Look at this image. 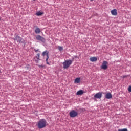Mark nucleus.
Returning a JSON list of instances; mask_svg holds the SVG:
<instances>
[{
	"mask_svg": "<svg viewBox=\"0 0 131 131\" xmlns=\"http://www.w3.org/2000/svg\"><path fill=\"white\" fill-rule=\"evenodd\" d=\"M107 65H108V62L106 61H103L102 62V66H101L100 68L101 69L104 70H106L108 68Z\"/></svg>",
	"mask_w": 131,
	"mask_h": 131,
	"instance_id": "nucleus-6",
	"label": "nucleus"
},
{
	"mask_svg": "<svg viewBox=\"0 0 131 131\" xmlns=\"http://www.w3.org/2000/svg\"><path fill=\"white\" fill-rule=\"evenodd\" d=\"M102 94H103V92H100L96 93L93 98V99L94 100H96V99H100L102 97Z\"/></svg>",
	"mask_w": 131,
	"mask_h": 131,
	"instance_id": "nucleus-5",
	"label": "nucleus"
},
{
	"mask_svg": "<svg viewBox=\"0 0 131 131\" xmlns=\"http://www.w3.org/2000/svg\"><path fill=\"white\" fill-rule=\"evenodd\" d=\"M90 1H93V0H90Z\"/></svg>",
	"mask_w": 131,
	"mask_h": 131,
	"instance_id": "nucleus-24",
	"label": "nucleus"
},
{
	"mask_svg": "<svg viewBox=\"0 0 131 131\" xmlns=\"http://www.w3.org/2000/svg\"><path fill=\"white\" fill-rule=\"evenodd\" d=\"M80 82V78H76L74 80L75 83H79Z\"/></svg>",
	"mask_w": 131,
	"mask_h": 131,
	"instance_id": "nucleus-14",
	"label": "nucleus"
},
{
	"mask_svg": "<svg viewBox=\"0 0 131 131\" xmlns=\"http://www.w3.org/2000/svg\"><path fill=\"white\" fill-rule=\"evenodd\" d=\"M43 13L40 12V11H39L38 12H37L36 13V15L38 16H41L42 15H43Z\"/></svg>",
	"mask_w": 131,
	"mask_h": 131,
	"instance_id": "nucleus-16",
	"label": "nucleus"
},
{
	"mask_svg": "<svg viewBox=\"0 0 131 131\" xmlns=\"http://www.w3.org/2000/svg\"><path fill=\"white\" fill-rule=\"evenodd\" d=\"M46 55V64L50 65L49 62L48 61L49 58V51H48L47 50L43 52V53H42V56L45 57Z\"/></svg>",
	"mask_w": 131,
	"mask_h": 131,
	"instance_id": "nucleus-4",
	"label": "nucleus"
},
{
	"mask_svg": "<svg viewBox=\"0 0 131 131\" xmlns=\"http://www.w3.org/2000/svg\"><path fill=\"white\" fill-rule=\"evenodd\" d=\"M46 123L47 122L46 119H41L38 122V124H37V126H38V128L42 129L46 127Z\"/></svg>",
	"mask_w": 131,
	"mask_h": 131,
	"instance_id": "nucleus-1",
	"label": "nucleus"
},
{
	"mask_svg": "<svg viewBox=\"0 0 131 131\" xmlns=\"http://www.w3.org/2000/svg\"><path fill=\"white\" fill-rule=\"evenodd\" d=\"M14 40L17 41L18 43H22L23 39L19 36L17 35L16 37L15 38H14Z\"/></svg>",
	"mask_w": 131,
	"mask_h": 131,
	"instance_id": "nucleus-7",
	"label": "nucleus"
},
{
	"mask_svg": "<svg viewBox=\"0 0 131 131\" xmlns=\"http://www.w3.org/2000/svg\"><path fill=\"white\" fill-rule=\"evenodd\" d=\"M34 1H35L36 0H33Z\"/></svg>",
	"mask_w": 131,
	"mask_h": 131,
	"instance_id": "nucleus-25",
	"label": "nucleus"
},
{
	"mask_svg": "<svg viewBox=\"0 0 131 131\" xmlns=\"http://www.w3.org/2000/svg\"><path fill=\"white\" fill-rule=\"evenodd\" d=\"M78 115V113L74 110H72L69 112V115L71 118L77 117Z\"/></svg>",
	"mask_w": 131,
	"mask_h": 131,
	"instance_id": "nucleus-3",
	"label": "nucleus"
},
{
	"mask_svg": "<svg viewBox=\"0 0 131 131\" xmlns=\"http://www.w3.org/2000/svg\"><path fill=\"white\" fill-rule=\"evenodd\" d=\"M74 61V58H73L72 60H67L62 63V64H63V69H67L68 68H69L70 66L72 64L73 61Z\"/></svg>",
	"mask_w": 131,
	"mask_h": 131,
	"instance_id": "nucleus-2",
	"label": "nucleus"
},
{
	"mask_svg": "<svg viewBox=\"0 0 131 131\" xmlns=\"http://www.w3.org/2000/svg\"><path fill=\"white\" fill-rule=\"evenodd\" d=\"M36 58L37 59L35 60V61H36V63H38L39 61L40 60V53L37 54V55L36 56Z\"/></svg>",
	"mask_w": 131,
	"mask_h": 131,
	"instance_id": "nucleus-11",
	"label": "nucleus"
},
{
	"mask_svg": "<svg viewBox=\"0 0 131 131\" xmlns=\"http://www.w3.org/2000/svg\"><path fill=\"white\" fill-rule=\"evenodd\" d=\"M113 97V96L111 93H107L105 95V98L107 99H111Z\"/></svg>",
	"mask_w": 131,
	"mask_h": 131,
	"instance_id": "nucleus-9",
	"label": "nucleus"
},
{
	"mask_svg": "<svg viewBox=\"0 0 131 131\" xmlns=\"http://www.w3.org/2000/svg\"><path fill=\"white\" fill-rule=\"evenodd\" d=\"M38 67H39V68H44L45 66H43V65H38Z\"/></svg>",
	"mask_w": 131,
	"mask_h": 131,
	"instance_id": "nucleus-20",
	"label": "nucleus"
},
{
	"mask_svg": "<svg viewBox=\"0 0 131 131\" xmlns=\"http://www.w3.org/2000/svg\"><path fill=\"white\" fill-rule=\"evenodd\" d=\"M111 13L113 16H117L118 15L117 10L116 9H114L111 10Z\"/></svg>",
	"mask_w": 131,
	"mask_h": 131,
	"instance_id": "nucleus-10",
	"label": "nucleus"
},
{
	"mask_svg": "<svg viewBox=\"0 0 131 131\" xmlns=\"http://www.w3.org/2000/svg\"><path fill=\"white\" fill-rule=\"evenodd\" d=\"M83 94V90H79L76 92L77 95H82Z\"/></svg>",
	"mask_w": 131,
	"mask_h": 131,
	"instance_id": "nucleus-15",
	"label": "nucleus"
},
{
	"mask_svg": "<svg viewBox=\"0 0 131 131\" xmlns=\"http://www.w3.org/2000/svg\"><path fill=\"white\" fill-rule=\"evenodd\" d=\"M63 48L61 46H58V50L62 51L63 50Z\"/></svg>",
	"mask_w": 131,
	"mask_h": 131,
	"instance_id": "nucleus-18",
	"label": "nucleus"
},
{
	"mask_svg": "<svg viewBox=\"0 0 131 131\" xmlns=\"http://www.w3.org/2000/svg\"><path fill=\"white\" fill-rule=\"evenodd\" d=\"M34 51H35V52L37 53L38 52H40L39 49H34Z\"/></svg>",
	"mask_w": 131,
	"mask_h": 131,
	"instance_id": "nucleus-21",
	"label": "nucleus"
},
{
	"mask_svg": "<svg viewBox=\"0 0 131 131\" xmlns=\"http://www.w3.org/2000/svg\"><path fill=\"white\" fill-rule=\"evenodd\" d=\"M90 60L92 62H96L97 61V58L96 57H92L90 58Z\"/></svg>",
	"mask_w": 131,
	"mask_h": 131,
	"instance_id": "nucleus-12",
	"label": "nucleus"
},
{
	"mask_svg": "<svg viewBox=\"0 0 131 131\" xmlns=\"http://www.w3.org/2000/svg\"><path fill=\"white\" fill-rule=\"evenodd\" d=\"M40 33V29L39 28H36V29H35V33L37 34H39Z\"/></svg>",
	"mask_w": 131,
	"mask_h": 131,
	"instance_id": "nucleus-13",
	"label": "nucleus"
},
{
	"mask_svg": "<svg viewBox=\"0 0 131 131\" xmlns=\"http://www.w3.org/2000/svg\"><path fill=\"white\" fill-rule=\"evenodd\" d=\"M118 131H128L127 128L119 129Z\"/></svg>",
	"mask_w": 131,
	"mask_h": 131,
	"instance_id": "nucleus-17",
	"label": "nucleus"
},
{
	"mask_svg": "<svg viewBox=\"0 0 131 131\" xmlns=\"http://www.w3.org/2000/svg\"><path fill=\"white\" fill-rule=\"evenodd\" d=\"M128 91L129 92H131V86H129L128 88Z\"/></svg>",
	"mask_w": 131,
	"mask_h": 131,
	"instance_id": "nucleus-19",
	"label": "nucleus"
},
{
	"mask_svg": "<svg viewBox=\"0 0 131 131\" xmlns=\"http://www.w3.org/2000/svg\"><path fill=\"white\" fill-rule=\"evenodd\" d=\"M74 57L75 59H77V56H74Z\"/></svg>",
	"mask_w": 131,
	"mask_h": 131,
	"instance_id": "nucleus-23",
	"label": "nucleus"
},
{
	"mask_svg": "<svg viewBox=\"0 0 131 131\" xmlns=\"http://www.w3.org/2000/svg\"><path fill=\"white\" fill-rule=\"evenodd\" d=\"M126 77H127V76H126V75L123 76V78H126Z\"/></svg>",
	"mask_w": 131,
	"mask_h": 131,
	"instance_id": "nucleus-22",
	"label": "nucleus"
},
{
	"mask_svg": "<svg viewBox=\"0 0 131 131\" xmlns=\"http://www.w3.org/2000/svg\"><path fill=\"white\" fill-rule=\"evenodd\" d=\"M36 39H37V40H40L42 42L45 41V38L39 35L36 36Z\"/></svg>",
	"mask_w": 131,
	"mask_h": 131,
	"instance_id": "nucleus-8",
	"label": "nucleus"
}]
</instances>
